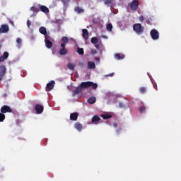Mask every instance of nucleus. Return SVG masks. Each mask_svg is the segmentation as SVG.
<instances>
[{"instance_id": "obj_44", "label": "nucleus", "mask_w": 181, "mask_h": 181, "mask_svg": "<svg viewBox=\"0 0 181 181\" xmlns=\"http://www.w3.org/2000/svg\"><path fill=\"white\" fill-rule=\"evenodd\" d=\"M96 49H100V45L97 44L95 45Z\"/></svg>"}, {"instance_id": "obj_8", "label": "nucleus", "mask_w": 181, "mask_h": 181, "mask_svg": "<svg viewBox=\"0 0 181 181\" xmlns=\"http://www.w3.org/2000/svg\"><path fill=\"white\" fill-rule=\"evenodd\" d=\"M30 11H32V12H33V13L31 16V18L33 16H36L37 13L38 12H40V7H39V4L37 5V6H32L30 8Z\"/></svg>"}, {"instance_id": "obj_47", "label": "nucleus", "mask_w": 181, "mask_h": 181, "mask_svg": "<svg viewBox=\"0 0 181 181\" xmlns=\"http://www.w3.org/2000/svg\"><path fill=\"white\" fill-rule=\"evenodd\" d=\"M113 127H115V128H117V123H114V124H113Z\"/></svg>"}, {"instance_id": "obj_40", "label": "nucleus", "mask_w": 181, "mask_h": 181, "mask_svg": "<svg viewBox=\"0 0 181 181\" xmlns=\"http://www.w3.org/2000/svg\"><path fill=\"white\" fill-rule=\"evenodd\" d=\"M153 88H155V90H158V85L156 83L153 82Z\"/></svg>"}, {"instance_id": "obj_38", "label": "nucleus", "mask_w": 181, "mask_h": 181, "mask_svg": "<svg viewBox=\"0 0 181 181\" xmlns=\"http://www.w3.org/2000/svg\"><path fill=\"white\" fill-rule=\"evenodd\" d=\"M91 54H97V50L94 49H91Z\"/></svg>"}, {"instance_id": "obj_9", "label": "nucleus", "mask_w": 181, "mask_h": 181, "mask_svg": "<svg viewBox=\"0 0 181 181\" xmlns=\"http://www.w3.org/2000/svg\"><path fill=\"white\" fill-rule=\"evenodd\" d=\"M1 112L2 114H6V112H12V109L11 108V107H9L8 105H4L1 108Z\"/></svg>"}, {"instance_id": "obj_29", "label": "nucleus", "mask_w": 181, "mask_h": 181, "mask_svg": "<svg viewBox=\"0 0 181 181\" xmlns=\"http://www.w3.org/2000/svg\"><path fill=\"white\" fill-rule=\"evenodd\" d=\"M76 67V64H73V63H69L67 64V68L69 69V70H74Z\"/></svg>"}, {"instance_id": "obj_3", "label": "nucleus", "mask_w": 181, "mask_h": 181, "mask_svg": "<svg viewBox=\"0 0 181 181\" xmlns=\"http://www.w3.org/2000/svg\"><path fill=\"white\" fill-rule=\"evenodd\" d=\"M53 39H52V37L50 35H46L45 37V46L47 49H52L53 47V42H52Z\"/></svg>"}, {"instance_id": "obj_24", "label": "nucleus", "mask_w": 181, "mask_h": 181, "mask_svg": "<svg viewBox=\"0 0 181 181\" xmlns=\"http://www.w3.org/2000/svg\"><path fill=\"white\" fill-rule=\"evenodd\" d=\"M62 41L63 42L61 43V45H64V46H66V45H67V43H69V38H67V37L64 36L62 37Z\"/></svg>"}, {"instance_id": "obj_35", "label": "nucleus", "mask_w": 181, "mask_h": 181, "mask_svg": "<svg viewBox=\"0 0 181 181\" xmlns=\"http://www.w3.org/2000/svg\"><path fill=\"white\" fill-rule=\"evenodd\" d=\"M5 119V115L4 113H0V122H4Z\"/></svg>"}, {"instance_id": "obj_20", "label": "nucleus", "mask_w": 181, "mask_h": 181, "mask_svg": "<svg viewBox=\"0 0 181 181\" xmlns=\"http://www.w3.org/2000/svg\"><path fill=\"white\" fill-rule=\"evenodd\" d=\"M101 121V118L98 117V115H95L92 118V122L93 124H97V122Z\"/></svg>"}, {"instance_id": "obj_15", "label": "nucleus", "mask_w": 181, "mask_h": 181, "mask_svg": "<svg viewBox=\"0 0 181 181\" xmlns=\"http://www.w3.org/2000/svg\"><path fill=\"white\" fill-rule=\"evenodd\" d=\"M38 6L41 12H43L44 13H49V8H47L46 6H42L40 4H38Z\"/></svg>"}, {"instance_id": "obj_5", "label": "nucleus", "mask_w": 181, "mask_h": 181, "mask_svg": "<svg viewBox=\"0 0 181 181\" xmlns=\"http://www.w3.org/2000/svg\"><path fill=\"white\" fill-rule=\"evenodd\" d=\"M150 35L153 40H158V39H159V32H158V30H156V29L151 30L150 32Z\"/></svg>"}, {"instance_id": "obj_19", "label": "nucleus", "mask_w": 181, "mask_h": 181, "mask_svg": "<svg viewBox=\"0 0 181 181\" xmlns=\"http://www.w3.org/2000/svg\"><path fill=\"white\" fill-rule=\"evenodd\" d=\"M114 0H105L104 4L105 5H107V6H110V8H112L114 6Z\"/></svg>"}, {"instance_id": "obj_28", "label": "nucleus", "mask_w": 181, "mask_h": 181, "mask_svg": "<svg viewBox=\"0 0 181 181\" xmlns=\"http://www.w3.org/2000/svg\"><path fill=\"white\" fill-rule=\"evenodd\" d=\"M106 30H107V32H112V24L107 23L106 25Z\"/></svg>"}, {"instance_id": "obj_1", "label": "nucleus", "mask_w": 181, "mask_h": 181, "mask_svg": "<svg viewBox=\"0 0 181 181\" xmlns=\"http://www.w3.org/2000/svg\"><path fill=\"white\" fill-rule=\"evenodd\" d=\"M90 87H91L93 90H96V88L98 87V85L91 81L82 82L79 86L76 87V90L73 91V97H74V95H77V94H80L83 90H86V88H90Z\"/></svg>"}, {"instance_id": "obj_12", "label": "nucleus", "mask_w": 181, "mask_h": 181, "mask_svg": "<svg viewBox=\"0 0 181 181\" xmlns=\"http://www.w3.org/2000/svg\"><path fill=\"white\" fill-rule=\"evenodd\" d=\"M6 74V66L4 65L0 66V79L2 80V78L5 76Z\"/></svg>"}, {"instance_id": "obj_17", "label": "nucleus", "mask_w": 181, "mask_h": 181, "mask_svg": "<svg viewBox=\"0 0 181 181\" xmlns=\"http://www.w3.org/2000/svg\"><path fill=\"white\" fill-rule=\"evenodd\" d=\"M78 118V113L76 112L71 113L70 115V120L71 121H77Z\"/></svg>"}, {"instance_id": "obj_46", "label": "nucleus", "mask_w": 181, "mask_h": 181, "mask_svg": "<svg viewBox=\"0 0 181 181\" xmlns=\"http://www.w3.org/2000/svg\"><path fill=\"white\" fill-rule=\"evenodd\" d=\"M121 131H122V129H117V134H119L121 132Z\"/></svg>"}, {"instance_id": "obj_6", "label": "nucleus", "mask_w": 181, "mask_h": 181, "mask_svg": "<svg viewBox=\"0 0 181 181\" xmlns=\"http://www.w3.org/2000/svg\"><path fill=\"white\" fill-rule=\"evenodd\" d=\"M61 49H59V54L61 56H66V54H67V53H69V50H67V49H66V45H64V44H61Z\"/></svg>"}, {"instance_id": "obj_14", "label": "nucleus", "mask_w": 181, "mask_h": 181, "mask_svg": "<svg viewBox=\"0 0 181 181\" xmlns=\"http://www.w3.org/2000/svg\"><path fill=\"white\" fill-rule=\"evenodd\" d=\"M8 57H9V53L8 52H4L3 56L0 57V63H3V62H5V60H6Z\"/></svg>"}, {"instance_id": "obj_49", "label": "nucleus", "mask_w": 181, "mask_h": 181, "mask_svg": "<svg viewBox=\"0 0 181 181\" xmlns=\"http://www.w3.org/2000/svg\"><path fill=\"white\" fill-rule=\"evenodd\" d=\"M95 59H96V60H100V59H99V58H95Z\"/></svg>"}, {"instance_id": "obj_48", "label": "nucleus", "mask_w": 181, "mask_h": 181, "mask_svg": "<svg viewBox=\"0 0 181 181\" xmlns=\"http://www.w3.org/2000/svg\"><path fill=\"white\" fill-rule=\"evenodd\" d=\"M2 49V45L0 44V50Z\"/></svg>"}, {"instance_id": "obj_11", "label": "nucleus", "mask_w": 181, "mask_h": 181, "mask_svg": "<svg viewBox=\"0 0 181 181\" xmlns=\"http://www.w3.org/2000/svg\"><path fill=\"white\" fill-rule=\"evenodd\" d=\"M44 109H45V107H43V105H42L40 104H37L35 107V110L37 114H42L43 112Z\"/></svg>"}, {"instance_id": "obj_33", "label": "nucleus", "mask_w": 181, "mask_h": 181, "mask_svg": "<svg viewBox=\"0 0 181 181\" xmlns=\"http://www.w3.org/2000/svg\"><path fill=\"white\" fill-rule=\"evenodd\" d=\"M139 91H140L141 94H145V93H146V88L141 87L139 88Z\"/></svg>"}, {"instance_id": "obj_39", "label": "nucleus", "mask_w": 181, "mask_h": 181, "mask_svg": "<svg viewBox=\"0 0 181 181\" xmlns=\"http://www.w3.org/2000/svg\"><path fill=\"white\" fill-rule=\"evenodd\" d=\"M139 19L140 22H144V18L143 16H140Z\"/></svg>"}, {"instance_id": "obj_42", "label": "nucleus", "mask_w": 181, "mask_h": 181, "mask_svg": "<svg viewBox=\"0 0 181 181\" xmlns=\"http://www.w3.org/2000/svg\"><path fill=\"white\" fill-rule=\"evenodd\" d=\"M146 23H147L148 25H151V20L147 19V20H146Z\"/></svg>"}, {"instance_id": "obj_27", "label": "nucleus", "mask_w": 181, "mask_h": 181, "mask_svg": "<svg viewBox=\"0 0 181 181\" xmlns=\"http://www.w3.org/2000/svg\"><path fill=\"white\" fill-rule=\"evenodd\" d=\"M16 43H17L16 47H17L18 49H21V47L22 46V39H21V38H17V39H16Z\"/></svg>"}, {"instance_id": "obj_37", "label": "nucleus", "mask_w": 181, "mask_h": 181, "mask_svg": "<svg viewBox=\"0 0 181 181\" xmlns=\"http://www.w3.org/2000/svg\"><path fill=\"white\" fill-rule=\"evenodd\" d=\"M32 25V22H30V21H27V26L28 28H30V25Z\"/></svg>"}, {"instance_id": "obj_4", "label": "nucleus", "mask_w": 181, "mask_h": 181, "mask_svg": "<svg viewBox=\"0 0 181 181\" xmlns=\"http://www.w3.org/2000/svg\"><path fill=\"white\" fill-rule=\"evenodd\" d=\"M129 5L132 11H137L138 8H139V1L138 0H133Z\"/></svg>"}, {"instance_id": "obj_26", "label": "nucleus", "mask_w": 181, "mask_h": 181, "mask_svg": "<svg viewBox=\"0 0 181 181\" xmlns=\"http://www.w3.org/2000/svg\"><path fill=\"white\" fill-rule=\"evenodd\" d=\"M95 97H90L88 99V104H95Z\"/></svg>"}, {"instance_id": "obj_36", "label": "nucleus", "mask_w": 181, "mask_h": 181, "mask_svg": "<svg viewBox=\"0 0 181 181\" xmlns=\"http://www.w3.org/2000/svg\"><path fill=\"white\" fill-rule=\"evenodd\" d=\"M119 107L120 108H125V105H124V103H122V102H120V103H119Z\"/></svg>"}, {"instance_id": "obj_31", "label": "nucleus", "mask_w": 181, "mask_h": 181, "mask_svg": "<svg viewBox=\"0 0 181 181\" xmlns=\"http://www.w3.org/2000/svg\"><path fill=\"white\" fill-rule=\"evenodd\" d=\"M77 53H78V54H81V56H83V54H84V49L78 47Z\"/></svg>"}, {"instance_id": "obj_41", "label": "nucleus", "mask_w": 181, "mask_h": 181, "mask_svg": "<svg viewBox=\"0 0 181 181\" xmlns=\"http://www.w3.org/2000/svg\"><path fill=\"white\" fill-rule=\"evenodd\" d=\"M112 76H114V73H112L110 74L106 75V77H112Z\"/></svg>"}, {"instance_id": "obj_22", "label": "nucleus", "mask_w": 181, "mask_h": 181, "mask_svg": "<svg viewBox=\"0 0 181 181\" xmlns=\"http://www.w3.org/2000/svg\"><path fill=\"white\" fill-rule=\"evenodd\" d=\"M124 57H125V56H124V54H121L119 53H116L115 54V59H116V60H122V59H124Z\"/></svg>"}, {"instance_id": "obj_16", "label": "nucleus", "mask_w": 181, "mask_h": 181, "mask_svg": "<svg viewBox=\"0 0 181 181\" xmlns=\"http://www.w3.org/2000/svg\"><path fill=\"white\" fill-rule=\"evenodd\" d=\"M39 32L41 35H44L45 37H46V36H49V35H47V30H46V28L43 26L39 28Z\"/></svg>"}, {"instance_id": "obj_32", "label": "nucleus", "mask_w": 181, "mask_h": 181, "mask_svg": "<svg viewBox=\"0 0 181 181\" xmlns=\"http://www.w3.org/2000/svg\"><path fill=\"white\" fill-rule=\"evenodd\" d=\"M102 118H103V119H110V118H111V115H108V114H105V115H101Z\"/></svg>"}, {"instance_id": "obj_21", "label": "nucleus", "mask_w": 181, "mask_h": 181, "mask_svg": "<svg viewBox=\"0 0 181 181\" xmlns=\"http://www.w3.org/2000/svg\"><path fill=\"white\" fill-rule=\"evenodd\" d=\"M62 2L64 5V11H66V9H67V7L69 6V4H70V0H62Z\"/></svg>"}, {"instance_id": "obj_50", "label": "nucleus", "mask_w": 181, "mask_h": 181, "mask_svg": "<svg viewBox=\"0 0 181 181\" xmlns=\"http://www.w3.org/2000/svg\"><path fill=\"white\" fill-rule=\"evenodd\" d=\"M2 81V79H0V81Z\"/></svg>"}, {"instance_id": "obj_30", "label": "nucleus", "mask_w": 181, "mask_h": 181, "mask_svg": "<svg viewBox=\"0 0 181 181\" xmlns=\"http://www.w3.org/2000/svg\"><path fill=\"white\" fill-rule=\"evenodd\" d=\"M90 42L93 45H95L98 43V38H97V37H93L90 39Z\"/></svg>"}, {"instance_id": "obj_7", "label": "nucleus", "mask_w": 181, "mask_h": 181, "mask_svg": "<svg viewBox=\"0 0 181 181\" xmlns=\"http://www.w3.org/2000/svg\"><path fill=\"white\" fill-rule=\"evenodd\" d=\"M8 32H9V25L2 24L0 27V33H8Z\"/></svg>"}, {"instance_id": "obj_23", "label": "nucleus", "mask_w": 181, "mask_h": 181, "mask_svg": "<svg viewBox=\"0 0 181 181\" xmlns=\"http://www.w3.org/2000/svg\"><path fill=\"white\" fill-rule=\"evenodd\" d=\"M75 12H77V13H84V9L80 8L79 6H76L74 8Z\"/></svg>"}, {"instance_id": "obj_43", "label": "nucleus", "mask_w": 181, "mask_h": 181, "mask_svg": "<svg viewBox=\"0 0 181 181\" xmlns=\"http://www.w3.org/2000/svg\"><path fill=\"white\" fill-rule=\"evenodd\" d=\"M102 37L103 39H108V36H107V35H102Z\"/></svg>"}, {"instance_id": "obj_45", "label": "nucleus", "mask_w": 181, "mask_h": 181, "mask_svg": "<svg viewBox=\"0 0 181 181\" xmlns=\"http://www.w3.org/2000/svg\"><path fill=\"white\" fill-rule=\"evenodd\" d=\"M4 170H5V168L4 167H1L0 168V172H4Z\"/></svg>"}, {"instance_id": "obj_2", "label": "nucleus", "mask_w": 181, "mask_h": 181, "mask_svg": "<svg viewBox=\"0 0 181 181\" xmlns=\"http://www.w3.org/2000/svg\"><path fill=\"white\" fill-rule=\"evenodd\" d=\"M133 30L135 31L136 35H142V33H144V30H145V27L142 26L141 23H135L133 25Z\"/></svg>"}, {"instance_id": "obj_18", "label": "nucleus", "mask_w": 181, "mask_h": 181, "mask_svg": "<svg viewBox=\"0 0 181 181\" xmlns=\"http://www.w3.org/2000/svg\"><path fill=\"white\" fill-rule=\"evenodd\" d=\"M75 129H77V131H81L83 129V124H81L80 122H76L74 124Z\"/></svg>"}, {"instance_id": "obj_10", "label": "nucleus", "mask_w": 181, "mask_h": 181, "mask_svg": "<svg viewBox=\"0 0 181 181\" xmlns=\"http://www.w3.org/2000/svg\"><path fill=\"white\" fill-rule=\"evenodd\" d=\"M54 84H56V83L54 82V81H49L46 86V91H52V89L54 88Z\"/></svg>"}, {"instance_id": "obj_34", "label": "nucleus", "mask_w": 181, "mask_h": 181, "mask_svg": "<svg viewBox=\"0 0 181 181\" xmlns=\"http://www.w3.org/2000/svg\"><path fill=\"white\" fill-rule=\"evenodd\" d=\"M139 111L141 114H144L146 111V107L145 106H141L139 107Z\"/></svg>"}, {"instance_id": "obj_13", "label": "nucleus", "mask_w": 181, "mask_h": 181, "mask_svg": "<svg viewBox=\"0 0 181 181\" xmlns=\"http://www.w3.org/2000/svg\"><path fill=\"white\" fill-rule=\"evenodd\" d=\"M88 30L87 29H83L82 30V37L84 39V40H88Z\"/></svg>"}, {"instance_id": "obj_25", "label": "nucleus", "mask_w": 181, "mask_h": 181, "mask_svg": "<svg viewBox=\"0 0 181 181\" xmlns=\"http://www.w3.org/2000/svg\"><path fill=\"white\" fill-rule=\"evenodd\" d=\"M88 69H95V63L93 62H88Z\"/></svg>"}]
</instances>
